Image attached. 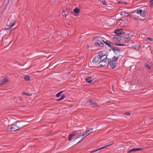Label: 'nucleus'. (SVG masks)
Masks as SVG:
<instances>
[{"label":"nucleus","instance_id":"obj_10","mask_svg":"<svg viewBox=\"0 0 153 153\" xmlns=\"http://www.w3.org/2000/svg\"><path fill=\"white\" fill-rule=\"evenodd\" d=\"M142 149L140 148H135L133 149H132L129 150L128 151L127 153H131L135 152L138 151H140Z\"/></svg>","mask_w":153,"mask_h":153},{"label":"nucleus","instance_id":"obj_23","mask_svg":"<svg viewBox=\"0 0 153 153\" xmlns=\"http://www.w3.org/2000/svg\"><path fill=\"white\" fill-rule=\"evenodd\" d=\"M63 92V91H61L58 92L57 94L56 95V97H58L60 96L61 95V94Z\"/></svg>","mask_w":153,"mask_h":153},{"label":"nucleus","instance_id":"obj_21","mask_svg":"<svg viewBox=\"0 0 153 153\" xmlns=\"http://www.w3.org/2000/svg\"><path fill=\"white\" fill-rule=\"evenodd\" d=\"M15 23V22L14 21L13 22H10L9 25V26L11 28L14 25Z\"/></svg>","mask_w":153,"mask_h":153},{"label":"nucleus","instance_id":"obj_43","mask_svg":"<svg viewBox=\"0 0 153 153\" xmlns=\"http://www.w3.org/2000/svg\"><path fill=\"white\" fill-rule=\"evenodd\" d=\"M123 3L124 4H127V3L126 2H124Z\"/></svg>","mask_w":153,"mask_h":153},{"label":"nucleus","instance_id":"obj_46","mask_svg":"<svg viewBox=\"0 0 153 153\" xmlns=\"http://www.w3.org/2000/svg\"><path fill=\"white\" fill-rule=\"evenodd\" d=\"M25 76H27H27H28V75H25Z\"/></svg>","mask_w":153,"mask_h":153},{"label":"nucleus","instance_id":"obj_18","mask_svg":"<svg viewBox=\"0 0 153 153\" xmlns=\"http://www.w3.org/2000/svg\"><path fill=\"white\" fill-rule=\"evenodd\" d=\"M96 39H99V40H101L102 41H103L104 38L101 37L99 34H96Z\"/></svg>","mask_w":153,"mask_h":153},{"label":"nucleus","instance_id":"obj_42","mask_svg":"<svg viewBox=\"0 0 153 153\" xmlns=\"http://www.w3.org/2000/svg\"><path fill=\"white\" fill-rule=\"evenodd\" d=\"M9 2H10V0H7V4H9Z\"/></svg>","mask_w":153,"mask_h":153},{"label":"nucleus","instance_id":"obj_31","mask_svg":"<svg viewBox=\"0 0 153 153\" xmlns=\"http://www.w3.org/2000/svg\"><path fill=\"white\" fill-rule=\"evenodd\" d=\"M145 66L148 69H150L151 68L150 66L148 64H146L145 65Z\"/></svg>","mask_w":153,"mask_h":153},{"label":"nucleus","instance_id":"obj_12","mask_svg":"<svg viewBox=\"0 0 153 153\" xmlns=\"http://www.w3.org/2000/svg\"><path fill=\"white\" fill-rule=\"evenodd\" d=\"M121 35H116L114 38V39H116L117 41H120L123 37V36Z\"/></svg>","mask_w":153,"mask_h":153},{"label":"nucleus","instance_id":"obj_8","mask_svg":"<svg viewBox=\"0 0 153 153\" xmlns=\"http://www.w3.org/2000/svg\"><path fill=\"white\" fill-rule=\"evenodd\" d=\"M10 81L8 79V78L5 77L4 78L1 80L0 81V85H2L6 84L7 83L9 82Z\"/></svg>","mask_w":153,"mask_h":153},{"label":"nucleus","instance_id":"obj_3","mask_svg":"<svg viewBox=\"0 0 153 153\" xmlns=\"http://www.w3.org/2000/svg\"><path fill=\"white\" fill-rule=\"evenodd\" d=\"M109 63L110 66L111 68L114 69L115 68L116 65V63L113 61H111V59H108L107 64Z\"/></svg>","mask_w":153,"mask_h":153},{"label":"nucleus","instance_id":"obj_32","mask_svg":"<svg viewBox=\"0 0 153 153\" xmlns=\"http://www.w3.org/2000/svg\"><path fill=\"white\" fill-rule=\"evenodd\" d=\"M65 97V94L62 95L60 97L61 99L62 100H63L64 98Z\"/></svg>","mask_w":153,"mask_h":153},{"label":"nucleus","instance_id":"obj_1","mask_svg":"<svg viewBox=\"0 0 153 153\" xmlns=\"http://www.w3.org/2000/svg\"><path fill=\"white\" fill-rule=\"evenodd\" d=\"M97 55L96 56V59H97V62H98L97 64V66L98 67H104L105 65V63L107 62L108 59L107 58V55L106 54H103V53L102 51L99 52L97 53Z\"/></svg>","mask_w":153,"mask_h":153},{"label":"nucleus","instance_id":"obj_19","mask_svg":"<svg viewBox=\"0 0 153 153\" xmlns=\"http://www.w3.org/2000/svg\"><path fill=\"white\" fill-rule=\"evenodd\" d=\"M4 30L7 31V33H10L11 31V28L9 26L8 27H6L4 29Z\"/></svg>","mask_w":153,"mask_h":153},{"label":"nucleus","instance_id":"obj_39","mask_svg":"<svg viewBox=\"0 0 153 153\" xmlns=\"http://www.w3.org/2000/svg\"><path fill=\"white\" fill-rule=\"evenodd\" d=\"M96 39V37H94L93 38V41H94Z\"/></svg>","mask_w":153,"mask_h":153},{"label":"nucleus","instance_id":"obj_33","mask_svg":"<svg viewBox=\"0 0 153 153\" xmlns=\"http://www.w3.org/2000/svg\"><path fill=\"white\" fill-rule=\"evenodd\" d=\"M96 57H94L92 61V62L93 63H94L95 62H96Z\"/></svg>","mask_w":153,"mask_h":153},{"label":"nucleus","instance_id":"obj_29","mask_svg":"<svg viewBox=\"0 0 153 153\" xmlns=\"http://www.w3.org/2000/svg\"><path fill=\"white\" fill-rule=\"evenodd\" d=\"M115 45L118 46H125L126 45L125 44H116Z\"/></svg>","mask_w":153,"mask_h":153},{"label":"nucleus","instance_id":"obj_45","mask_svg":"<svg viewBox=\"0 0 153 153\" xmlns=\"http://www.w3.org/2000/svg\"><path fill=\"white\" fill-rule=\"evenodd\" d=\"M122 3V2H118V4H120V3Z\"/></svg>","mask_w":153,"mask_h":153},{"label":"nucleus","instance_id":"obj_17","mask_svg":"<svg viewBox=\"0 0 153 153\" xmlns=\"http://www.w3.org/2000/svg\"><path fill=\"white\" fill-rule=\"evenodd\" d=\"M88 102L90 103L93 106H95L96 105V103L95 102L93 101V100L91 99H90L89 100Z\"/></svg>","mask_w":153,"mask_h":153},{"label":"nucleus","instance_id":"obj_16","mask_svg":"<svg viewBox=\"0 0 153 153\" xmlns=\"http://www.w3.org/2000/svg\"><path fill=\"white\" fill-rule=\"evenodd\" d=\"M76 134L75 136H76V138L75 139V140L77 139L78 138H79L81 136H83V134H82V133H81L79 134Z\"/></svg>","mask_w":153,"mask_h":153},{"label":"nucleus","instance_id":"obj_28","mask_svg":"<svg viewBox=\"0 0 153 153\" xmlns=\"http://www.w3.org/2000/svg\"><path fill=\"white\" fill-rule=\"evenodd\" d=\"M135 49L136 51H138L140 49V46L138 45H136L135 46Z\"/></svg>","mask_w":153,"mask_h":153},{"label":"nucleus","instance_id":"obj_34","mask_svg":"<svg viewBox=\"0 0 153 153\" xmlns=\"http://www.w3.org/2000/svg\"><path fill=\"white\" fill-rule=\"evenodd\" d=\"M24 79L26 80L29 81L30 80V77H24Z\"/></svg>","mask_w":153,"mask_h":153},{"label":"nucleus","instance_id":"obj_40","mask_svg":"<svg viewBox=\"0 0 153 153\" xmlns=\"http://www.w3.org/2000/svg\"><path fill=\"white\" fill-rule=\"evenodd\" d=\"M150 119L152 120H153V117H150Z\"/></svg>","mask_w":153,"mask_h":153},{"label":"nucleus","instance_id":"obj_15","mask_svg":"<svg viewBox=\"0 0 153 153\" xmlns=\"http://www.w3.org/2000/svg\"><path fill=\"white\" fill-rule=\"evenodd\" d=\"M100 1V2H101L103 4L105 5V7H106V8L108 9H109V8L110 7L108 5V4L106 3V2L105 1Z\"/></svg>","mask_w":153,"mask_h":153},{"label":"nucleus","instance_id":"obj_41","mask_svg":"<svg viewBox=\"0 0 153 153\" xmlns=\"http://www.w3.org/2000/svg\"><path fill=\"white\" fill-rule=\"evenodd\" d=\"M96 152V150H94V151H92V152H91V153H93V152Z\"/></svg>","mask_w":153,"mask_h":153},{"label":"nucleus","instance_id":"obj_26","mask_svg":"<svg viewBox=\"0 0 153 153\" xmlns=\"http://www.w3.org/2000/svg\"><path fill=\"white\" fill-rule=\"evenodd\" d=\"M123 39L125 40H129L130 39V38L129 36L128 37H124L123 36Z\"/></svg>","mask_w":153,"mask_h":153},{"label":"nucleus","instance_id":"obj_22","mask_svg":"<svg viewBox=\"0 0 153 153\" xmlns=\"http://www.w3.org/2000/svg\"><path fill=\"white\" fill-rule=\"evenodd\" d=\"M122 13H123V15L125 16L128 17L130 16L129 13L128 12H123ZM122 15H123V14H122Z\"/></svg>","mask_w":153,"mask_h":153},{"label":"nucleus","instance_id":"obj_48","mask_svg":"<svg viewBox=\"0 0 153 153\" xmlns=\"http://www.w3.org/2000/svg\"><path fill=\"white\" fill-rule=\"evenodd\" d=\"M70 72H69V73H68V74H70Z\"/></svg>","mask_w":153,"mask_h":153},{"label":"nucleus","instance_id":"obj_6","mask_svg":"<svg viewBox=\"0 0 153 153\" xmlns=\"http://www.w3.org/2000/svg\"><path fill=\"white\" fill-rule=\"evenodd\" d=\"M112 50L114 51V53L116 55H118L117 56H120L121 49L120 48H112Z\"/></svg>","mask_w":153,"mask_h":153},{"label":"nucleus","instance_id":"obj_14","mask_svg":"<svg viewBox=\"0 0 153 153\" xmlns=\"http://www.w3.org/2000/svg\"><path fill=\"white\" fill-rule=\"evenodd\" d=\"M92 77H86L85 80L87 82L90 83L93 81V80L91 79Z\"/></svg>","mask_w":153,"mask_h":153},{"label":"nucleus","instance_id":"obj_2","mask_svg":"<svg viewBox=\"0 0 153 153\" xmlns=\"http://www.w3.org/2000/svg\"><path fill=\"white\" fill-rule=\"evenodd\" d=\"M93 131V129L92 128H90L88 129L87 130L85 131L84 133L83 134V137H82L81 140H80L79 142H78L77 143H79L81 141H82L83 139L85 137L87 136L90 133L92 132Z\"/></svg>","mask_w":153,"mask_h":153},{"label":"nucleus","instance_id":"obj_37","mask_svg":"<svg viewBox=\"0 0 153 153\" xmlns=\"http://www.w3.org/2000/svg\"><path fill=\"white\" fill-rule=\"evenodd\" d=\"M61 100H62L60 98H59V99H56V100L57 101H61Z\"/></svg>","mask_w":153,"mask_h":153},{"label":"nucleus","instance_id":"obj_24","mask_svg":"<svg viewBox=\"0 0 153 153\" xmlns=\"http://www.w3.org/2000/svg\"><path fill=\"white\" fill-rule=\"evenodd\" d=\"M80 10L79 9L77 8H75L74 10V11L75 13H77L79 12Z\"/></svg>","mask_w":153,"mask_h":153},{"label":"nucleus","instance_id":"obj_38","mask_svg":"<svg viewBox=\"0 0 153 153\" xmlns=\"http://www.w3.org/2000/svg\"><path fill=\"white\" fill-rule=\"evenodd\" d=\"M86 48H89V46L88 45H87L86 46Z\"/></svg>","mask_w":153,"mask_h":153},{"label":"nucleus","instance_id":"obj_47","mask_svg":"<svg viewBox=\"0 0 153 153\" xmlns=\"http://www.w3.org/2000/svg\"><path fill=\"white\" fill-rule=\"evenodd\" d=\"M112 89H113V91H114V89H113V87H112Z\"/></svg>","mask_w":153,"mask_h":153},{"label":"nucleus","instance_id":"obj_35","mask_svg":"<svg viewBox=\"0 0 153 153\" xmlns=\"http://www.w3.org/2000/svg\"><path fill=\"white\" fill-rule=\"evenodd\" d=\"M124 114L128 116H130L131 115V114L128 113V112H125Z\"/></svg>","mask_w":153,"mask_h":153},{"label":"nucleus","instance_id":"obj_44","mask_svg":"<svg viewBox=\"0 0 153 153\" xmlns=\"http://www.w3.org/2000/svg\"><path fill=\"white\" fill-rule=\"evenodd\" d=\"M51 135V134H49L47 135V136H50Z\"/></svg>","mask_w":153,"mask_h":153},{"label":"nucleus","instance_id":"obj_7","mask_svg":"<svg viewBox=\"0 0 153 153\" xmlns=\"http://www.w3.org/2000/svg\"><path fill=\"white\" fill-rule=\"evenodd\" d=\"M114 33L116 35H123L125 34V32L123 31L122 29H120L116 30Z\"/></svg>","mask_w":153,"mask_h":153},{"label":"nucleus","instance_id":"obj_49","mask_svg":"<svg viewBox=\"0 0 153 153\" xmlns=\"http://www.w3.org/2000/svg\"><path fill=\"white\" fill-rule=\"evenodd\" d=\"M94 44H96V42H94Z\"/></svg>","mask_w":153,"mask_h":153},{"label":"nucleus","instance_id":"obj_25","mask_svg":"<svg viewBox=\"0 0 153 153\" xmlns=\"http://www.w3.org/2000/svg\"><path fill=\"white\" fill-rule=\"evenodd\" d=\"M111 144H109V145H107L105 146H103V147H101L100 148H99V149H96V152H97L101 149H103V148H105V147H107V146H109Z\"/></svg>","mask_w":153,"mask_h":153},{"label":"nucleus","instance_id":"obj_13","mask_svg":"<svg viewBox=\"0 0 153 153\" xmlns=\"http://www.w3.org/2000/svg\"><path fill=\"white\" fill-rule=\"evenodd\" d=\"M75 135L76 134L74 133L69 134L68 136V140L71 141L73 138V137L75 136Z\"/></svg>","mask_w":153,"mask_h":153},{"label":"nucleus","instance_id":"obj_11","mask_svg":"<svg viewBox=\"0 0 153 153\" xmlns=\"http://www.w3.org/2000/svg\"><path fill=\"white\" fill-rule=\"evenodd\" d=\"M102 41L109 47H111L114 45V44L112 42L109 41L107 40L106 42H105L103 40V41Z\"/></svg>","mask_w":153,"mask_h":153},{"label":"nucleus","instance_id":"obj_27","mask_svg":"<svg viewBox=\"0 0 153 153\" xmlns=\"http://www.w3.org/2000/svg\"><path fill=\"white\" fill-rule=\"evenodd\" d=\"M23 94L27 96H30L32 95V94H31L26 93L25 92H24L23 93Z\"/></svg>","mask_w":153,"mask_h":153},{"label":"nucleus","instance_id":"obj_4","mask_svg":"<svg viewBox=\"0 0 153 153\" xmlns=\"http://www.w3.org/2000/svg\"><path fill=\"white\" fill-rule=\"evenodd\" d=\"M137 13L140 14V16L144 17L146 16V12L145 10H142V9H138L137 10Z\"/></svg>","mask_w":153,"mask_h":153},{"label":"nucleus","instance_id":"obj_30","mask_svg":"<svg viewBox=\"0 0 153 153\" xmlns=\"http://www.w3.org/2000/svg\"><path fill=\"white\" fill-rule=\"evenodd\" d=\"M153 1V0H150L149 2V4L151 6H153V3H152Z\"/></svg>","mask_w":153,"mask_h":153},{"label":"nucleus","instance_id":"obj_36","mask_svg":"<svg viewBox=\"0 0 153 153\" xmlns=\"http://www.w3.org/2000/svg\"><path fill=\"white\" fill-rule=\"evenodd\" d=\"M147 39L150 41H152L153 40V39L152 38L150 37L147 38Z\"/></svg>","mask_w":153,"mask_h":153},{"label":"nucleus","instance_id":"obj_9","mask_svg":"<svg viewBox=\"0 0 153 153\" xmlns=\"http://www.w3.org/2000/svg\"><path fill=\"white\" fill-rule=\"evenodd\" d=\"M102 40L97 39L96 40V46L102 47L104 46V43L102 42Z\"/></svg>","mask_w":153,"mask_h":153},{"label":"nucleus","instance_id":"obj_20","mask_svg":"<svg viewBox=\"0 0 153 153\" xmlns=\"http://www.w3.org/2000/svg\"><path fill=\"white\" fill-rule=\"evenodd\" d=\"M119 57L118 56H114L112 58V60L111 61H113L114 62H116L117 61L118 58Z\"/></svg>","mask_w":153,"mask_h":153},{"label":"nucleus","instance_id":"obj_5","mask_svg":"<svg viewBox=\"0 0 153 153\" xmlns=\"http://www.w3.org/2000/svg\"><path fill=\"white\" fill-rule=\"evenodd\" d=\"M20 128L18 126L17 124H14L11 126L10 128V131H15Z\"/></svg>","mask_w":153,"mask_h":153}]
</instances>
